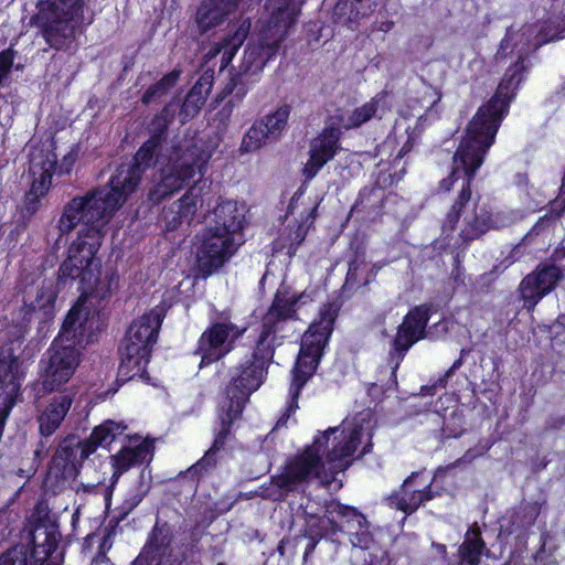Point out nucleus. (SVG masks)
I'll use <instances>...</instances> for the list:
<instances>
[{
    "label": "nucleus",
    "mask_w": 565,
    "mask_h": 565,
    "mask_svg": "<svg viewBox=\"0 0 565 565\" xmlns=\"http://www.w3.org/2000/svg\"><path fill=\"white\" fill-rule=\"evenodd\" d=\"M539 29L535 24H512L500 43L497 60L508 55H515V63L509 67L504 78L498 86L495 95L479 108L470 121L465 138L454 156V170L451 174L440 181L439 190L448 192L458 189L459 195L448 212L444 230L452 231L459 216L470 201V181L475 172L482 164L487 150L494 142L495 135L503 117L508 113L510 102L523 78V58L532 50L541 46Z\"/></svg>",
    "instance_id": "1"
},
{
    "label": "nucleus",
    "mask_w": 565,
    "mask_h": 565,
    "mask_svg": "<svg viewBox=\"0 0 565 565\" xmlns=\"http://www.w3.org/2000/svg\"><path fill=\"white\" fill-rule=\"evenodd\" d=\"M372 415L369 411L359 413L351 419L343 420L341 427L328 428L318 435L312 445L286 463L281 473L271 478V488L266 498L282 500L310 479H318L322 484H330L334 476L345 470L349 458L362 445V454L372 447Z\"/></svg>",
    "instance_id": "2"
},
{
    "label": "nucleus",
    "mask_w": 565,
    "mask_h": 565,
    "mask_svg": "<svg viewBox=\"0 0 565 565\" xmlns=\"http://www.w3.org/2000/svg\"><path fill=\"white\" fill-rule=\"evenodd\" d=\"M114 215L88 199L76 195L65 204L57 222L61 234L72 232L77 225L82 228L68 248V256L58 270V284L66 285L78 280L83 295L77 305L83 307L85 294L93 289L99 279L102 262L96 256L106 234V227Z\"/></svg>",
    "instance_id": "3"
},
{
    "label": "nucleus",
    "mask_w": 565,
    "mask_h": 565,
    "mask_svg": "<svg viewBox=\"0 0 565 565\" xmlns=\"http://www.w3.org/2000/svg\"><path fill=\"white\" fill-rule=\"evenodd\" d=\"M178 103L168 104L163 110L157 115L151 122L152 136L147 140L137 151L130 162L122 163L118 167L116 173L110 178L108 184L89 190L82 196L92 202L97 203L100 207H105L107 212L115 215V213L125 204L128 198L138 188L141 175L157 156V162L169 153L166 148V153H159L162 150V136L167 126L174 118Z\"/></svg>",
    "instance_id": "4"
},
{
    "label": "nucleus",
    "mask_w": 565,
    "mask_h": 565,
    "mask_svg": "<svg viewBox=\"0 0 565 565\" xmlns=\"http://www.w3.org/2000/svg\"><path fill=\"white\" fill-rule=\"evenodd\" d=\"M270 356L271 349L267 344V340L260 345L258 341L252 358L232 370L225 398L218 413L221 428L216 433L212 447L200 461L191 467V470L198 472L215 463L214 454L224 446L231 431V425L241 416L249 395L262 385L266 375V359Z\"/></svg>",
    "instance_id": "5"
},
{
    "label": "nucleus",
    "mask_w": 565,
    "mask_h": 565,
    "mask_svg": "<svg viewBox=\"0 0 565 565\" xmlns=\"http://www.w3.org/2000/svg\"><path fill=\"white\" fill-rule=\"evenodd\" d=\"M79 305L67 313L58 337L41 361V384L45 392L58 391L74 375L81 362L79 347L88 342L93 321Z\"/></svg>",
    "instance_id": "6"
},
{
    "label": "nucleus",
    "mask_w": 565,
    "mask_h": 565,
    "mask_svg": "<svg viewBox=\"0 0 565 565\" xmlns=\"http://www.w3.org/2000/svg\"><path fill=\"white\" fill-rule=\"evenodd\" d=\"M169 153L158 161L159 170L152 177L149 200L158 204L182 190L196 173L204 174L212 157L193 139H182L167 149Z\"/></svg>",
    "instance_id": "7"
},
{
    "label": "nucleus",
    "mask_w": 565,
    "mask_h": 565,
    "mask_svg": "<svg viewBox=\"0 0 565 565\" xmlns=\"http://www.w3.org/2000/svg\"><path fill=\"white\" fill-rule=\"evenodd\" d=\"M83 0H38L36 13L30 23L55 51H70L86 25L92 24L93 14H85Z\"/></svg>",
    "instance_id": "8"
},
{
    "label": "nucleus",
    "mask_w": 565,
    "mask_h": 565,
    "mask_svg": "<svg viewBox=\"0 0 565 565\" xmlns=\"http://www.w3.org/2000/svg\"><path fill=\"white\" fill-rule=\"evenodd\" d=\"M164 313L166 308L157 306L130 324L119 349V374L122 377L143 376Z\"/></svg>",
    "instance_id": "9"
},
{
    "label": "nucleus",
    "mask_w": 565,
    "mask_h": 565,
    "mask_svg": "<svg viewBox=\"0 0 565 565\" xmlns=\"http://www.w3.org/2000/svg\"><path fill=\"white\" fill-rule=\"evenodd\" d=\"M339 307L335 303H327L302 337L300 351L292 371L290 394L298 398L300 390L309 377L316 372L324 345L333 330V323L338 316Z\"/></svg>",
    "instance_id": "10"
},
{
    "label": "nucleus",
    "mask_w": 565,
    "mask_h": 565,
    "mask_svg": "<svg viewBox=\"0 0 565 565\" xmlns=\"http://www.w3.org/2000/svg\"><path fill=\"white\" fill-rule=\"evenodd\" d=\"M273 14L270 18L269 26L275 30V39L271 42H263L258 45H248L243 55L241 70L246 74L259 73L267 61L276 55L279 42L285 36L287 29L295 22L298 10L295 6L290 4L288 0L284 3L277 4L278 0H270Z\"/></svg>",
    "instance_id": "11"
},
{
    "label": "nucleus",
    "mask_w": 565,
    "mask_h": 565,
    "mask_svg": "<svg viewBox=\"0 0 565 565\" xmlns=\"http://www.w3.org/2000/svg\"><path fill=\"white\" fill-rule=\"evenodd\" d=\"M246 330L247 324L234 322L228 312L216 313L198 341L195 353L201 356L200 366L209 365L228 354Z\"/></svg>",
    "instance_id": "12"
},
{
    "label": "nucleus",
    "mask_w": 565,
    "mask_h": 565,
    "mask_svg": "<svg viewBox=\"0 0 565 565\" xmlns=\"http://www.w3.org/2000/svg\"><path fill=\"white\" fill-rule=\"evenodd\" d=\"M220 230V226L210 225L198 236L196 263L204 277L228 262L243 243V238H236Z\"/></svg>",
    "instance_id": "13"
},
{
    "label": "nucleus",
    "mask_w": 565,
    "mask_h": 565,
    "mask_svg": "<svg viewBox=\"0 0 565 565\" xmlns=\"http://www.w3.org/2000/svg\"><path fill=\"white\" fill-rule=\"evenodd\" d=\"M60 539L55 524H38L32 532V552L17 545L0 556V565H41L55 551Z\"/></svg>",
    "instance_id": "14"
},
{
    "label": "nucleus",
    "mask_w": 565,
    "mask_h": 565,
    "mask_svg": "<svg viewBox=\"0 0 565 565\" xmlns=\"http://www.w3.org/2000/svg\"><path fill=\"white\" fill-rule=\"evenodd\" d=\"M29 172L32 177V184L28 194L29 200L44 196L51 186L52 173L56 168L57 158L53 152V141L46 139L38 143H30Z\"/></svg>",
    "instance_id": "15"
},
{
    "label": "nucleus",
    "mask_w": 565,
    "mask_h": 565,
    "mask_svg": "<svg viewBox=\"0 0 565 565\" xmlns=\"http://www.w3.org/2000/svg\"><path fill=\"white\" fill-rule=\"evenodd\" d=\"M564 271L554 264H543L535 270L526 275L520 282V297L527 310L534 307L546 295L552 292L557 284L563 279Z\"/></svg>",
    "instance_id": "16"
},
{
    "label": "nucleus",
    "mask_w": 565,
    "mask_h": 565,
    "mask_svg": "<svg viewBox=\"0 0 565 565\" xmlns=\"http://www.w3.org/2000/svg\"><path fill=\"white\" fill-rule=\"evenodd\" d=\"M427 321V312L422 308H415L405 316L403 323L398 327L393 341V351L390 354L391 363H393L392 374L395 373L409 348L424 337Z\"/></svg>",
    "instance_id": "17"
},
{
    "label": "nucleus",
    "mask_w": 565,
    "mask_h": 565,
    "mask_svg": "<svg viewBox=\"0 0 565 565\" xmlns=\"http://www.w3.org/2000/svg\"><path fill=\"white\" fill-rule=\"evenodd\" d=\"M308 300H312L311 292L303 291L298 297H294L278 291L273 305L264 317L263 331L259 335V345L264 344L271 333H276L281 330L287 320L294 317L295 305L298 302L307 303Z\"/></svg>",
    "instance_id": "18"
},
{
    "label": "nucleus",
    "mask_w": 565,
    "mask_h": 565,
    "mask_svg": "<svg viewBox=\"0 0 565 565\" xmlns=\"http://www.w3.org/2000/svg\"><path fill=\"white\" fill-rule=\"evenodd\" d=\"M340 135L341 129L331 118L326 129L312 140L310 158L303 168V173L308 179H312L323 164L334 157L339 149Z\"/></svg>",
    "instance_id": "19"
},
{
    "label": "nucleus",
    "mask_w": 565,
    "mask_h": 565,
    "mask_svg": "<svg viewBox=\"0 0 565 565\" xmlns=\"http://www.w3.org/2000/svg\"><path fill=\"white\" fill-rule=\"evenodd\" d=\"M431 499L430 482L424 479L423 475L413 473L404 481L401 490L388 498V501L392 507L411 514Z\"/></svg>",
    "instance_id": "20"
},
{
    "label": "nucleus",
    "mask_w": 565,
    "mask_h": 565,
    "mask_svg": "<svg viewBox=\"0 0 565 565\" xmlns=\"http://www.w3.org/2000/svg\"><path fill=\"white\" fill-rule=\"evenodd\" d=\"M172 552L171 536L168 531L156 527L148 545L132 565H167L168 563L178 565L180 562L178 557L171 559Z\"/></svg>",
    "instance_id": "21"
},
{
    "label": "nucleus",
    "mask_w": 565,
    "mask_h": 565,
    "mask_svg": "<svg viewBox=\"0 0 565 565\" xmlns=\"http://www.w3.org/2000/svg\"><path fill=\"white\" fill-rule=\"evenodd\" d=\"M213 226H220L222 232L242 238L241 231L245 222V205L236 201L220 202L213 210Z\"/></svg>",
    "instance_id": "22"
},
{
    "label": "nucleus",
    "mask_w": 565,
    "mask_h": 565,
    "mask_svg": "<svg viewBox=\"0 0 565 565\" xmlns=\"http://www.w3.org/2000/svg\"><path fill=\"white\" fill-rule=\"evenodd\" d=\"M328 512L347 520V529L353 546L360 548L369 547L372 539L366 526V519L362 514L354 509L339 503H332L328 508Z\"/></svg>",
    "instance_id": "23"
},
{
    "label": "nucleus",
    "mask_w": 565,
    "mask_h": 565,
    "mask_svg": "<svg viewBox=\"0 0 565 565\" xmlns=\"http://www.w3.org/2000/svg\"><path fill=\"white\" fill-rule=\"evenodd\" d=\"M152 457V445L143 440L138 445H129L122 448L118 454L111 457L114 472L111 476V486L119 477L132 466L150 460Z\"/></svg>",
    "instance_id": "24"
},
{
    "label": "nucleus",
    "mask_w": 565,
    "mask_h": 565,
    "mask_svg": "<svg viewBox=\"0 0 565 565\" xmlns=\"http://www.w3.org/2000/svg\"><path fill=\"white\" fill-rule=\"evenodd\" d=\"M198 210V195L194 189L188 190L179 200L163 212L167 230L174 231L183 224H190Z\"/></svg>",
    "instance_id": "25"
},
{
    "label": "nucleus",
    "mask_w": 565,
    "mask_h": 565,
    "mask_svg": "<svg viewBox=\"0 0 565 565\" xmlns=\"http://www.w3.org/2000/svg\"><path fill=\"white\" fill-rule=\"evenodd\" d=\"M238 6V0H204L198 12L196 23L201 33L217 26Z\"/></svg>",
    "instance_id": "26"
},
{
    "label": "nucleus",
    "mask_w": 565,
    "mask_h": 565,
    "mask_svg": "<svg viewBox=\"0 0 565 565\" xmlns=\"http://www.w3.org/2000/svg\"><path fill=\"white\" fill-rule=\"evenodd\" d=\"M73 403V394L64 393L54 396L39 417L40 433L51 436L64 420Z\"/></svg>",
    "instance_id": "27"
},
{
    "label": "nucleus",
    "mask_w": 565,
    "mask_h": 565,
    "mask_svg": "<svg viewBox=\"0 0 565 565\" xmlns=\"http://www.w3.org/2000/svg\"><path fill=\"white\" fill-rule=\"evenodd\" d=\"M126 425L122 423H117L114 420H106L99 426L95 427L90 437L81 443L77 447L79 451V457L82 459L88 458L98 446L106 447L110 445L119 435H121Z\"/></svg>",
    "instance_id": "28"
},
{
    "label": "nucleus",
    "mask_w": 565,
    "mask_h": 565,
    "mask_svg": "<svg viewBox=\"0 0 565 565\" xmlns=\"http://www.w3.org/2000/svg\"><path fill=\"white\" fill-rule=\"evenodd\" d=\"M505 225L507 223L499 213L492 215L483 209H481L480 212L473 209L463 216L461 235L466 241H472L491 228H500Z\"/></svg>",
    "instance_id": "29"
},
{
    "label": "nucleus",
    "mask_w": 565,
    "mask_h": 565,
    "mask_svg": "<svg viewBox=\"0 0 565 565\" xmlns=\"http://www.w3.org/2000/svg\"><path fill=\"white\" fill-rule=\"evenodd\" d=\"M249 29L250 22L247 20L243 21L232 36L225 39L223 42L216 44L213 49L210 50L207 53L210 60L220 56L221 71L226 68L231 63L237 50L246 40Z\"/></svg>",
    "instance_id": "30"
},
{
    "label": "nucleus",
    "mask_w": 565,
    "mask_h": 565,
    "mask_svg": "<svg viewBox=\"0 0 565 565\" xmlns=\"http://www.w3.org/2000/svg\"><path fill=\"white\" fill-rule=\"evenodd\" d=\"M379 109L377 97L372 98L367 103L352 110L343 111L334 117H331L340 129H354L373 118Z\"/></svg>",
    "instance_id": "31"
},
{
    "label": "nucleus",
    "mask_w": 565,
    "mask_h": 565,
    "mask_svg": "<svg viewBox=\"0 0 565 565\" xmlns=\"http://www.w3.org/2000/svg\"><path fill=\"white\" fill-rule=\"evenodd\" d=\"M376 6L377 0H345L337 3L334 14L343 23H352L369 17Z\"/></svg>",
    "instance_id": "32"
},
{
    "label": "nucleus",
    "mask_w": 565,
    "mask_h": 565,
    "mask_svg": "<svg viewBox=\"0 0 565 565\" xmlns=\"http://www.w3.org/2000/svg\"><path fill=\"white\" fill-rule=\"evenodd\" d=\"M211 83L201 78L188 93L181 107L182 121L193 118L205 104L210 93Z\"/></svg>",
    "instance_id": "33"
},
{
    "label": "nucleus",
    "mask_w": 565,
    "mask_h": 565,
    "mask_svg": "<svg viewBox=\"0 0 565 565\" xmlns=\"http://www.w3.org/2000/svg\"><path fill=\"white\" fill-rule=\"evenodd\" d=\"M330 503L327 509L331 505ZM324 516H318L316 514L309 513L305 511V520H306V534L311 539L321 537L329 531L331 533H335L338 531H343V526H340L334 521L335 514H330L328 510L326 511Z\"/></svg>",
    "instance_id": "34"
},
{
    "label": "nucleus",
    "mask_w": 565,
    "mask_h": 565,
    "mask_svg": "<svg viewBox=\"0 0 565 565\" xmlns=\"http://www.w3.org/2000/svg\"><path fill=\"white\" fill-rule=\"evenodd\" d=\"M483 550L484 543L480 537L479 529L471 527L467 531L465 541L459 548L461 562L468 565H478Z\"/></svg>",
    "instance_id": "35"
},
{
    "label": "nucleus",
    "mask_w": 565,
    "mask_h": 565,
    "mask_svg": "<svg viewBox=\"0 0 565 565\" xmlns=\"http://www.w3.org/2000/svg\"><path fill=\"white\" fill-rule=\"evenodd\" d=\"M273 141L266 132L264 125L257 120L244 135L239 150L243 153L254 152Z\"/></svg>",
    "instance_id": "36"
},
{
    "label": "nucleus",
    "mask_w": 565,
    "mask_h": 565,
    "mask_svg": "<svg viewBox=\"0 0 565 565\" xmlns=\"http://www.w3.org/2000/svg\"><path fill=\"white\" fill-rule=\"evenodd\" d=\"M290 109L288 106L279 107L275 113L264 116L258 121L265 127L266 132L274 141L278 140L284 131L289 118Z\"/></svg>",
    "instance_id": "37"
},
{
    "label": "nucleus",
    "mask_w": 565,
    "mask_h": 565,
    "mask_svg": "<svg viewBox=\"0 0 565 565\" xmlns=\"http://www.w3.org/2000/svg\"><path fill=\"white\" fill-rule=\"evenodd\" d=\"M179 77L180 72L177 70H173L169 74L164 75L158 83L145 92L141 102L147 105L150 104L154 98L164 96L177 84Z\"/></svg>",
    "instance_id": "38"
},
{
    "label": "nucleus",
    "mask_w": 565,
    "mask_h": 565,
    "mask_svg": "<svg viewBox=\"0 0 565 565\" xmlns=\"http://www.w3.org/2000/svg\"><path fill=\"white\" fill-rule=\"evenodd\" d=\"M56 298V289L52 281L44 282L38 291L35 300L31 302L33 310H41L49 315Z\"/></svg>",
    "instance_id": "39"
},
{
    "label": "nucleus",
    "mask_w": 565,
    "mask_h": 565,
    "mask_svg": "<svg viewBox=\"0 0 565 565\" xmlns=\"http://www.w3.org/2000/svg\"><path fill=\"white\" fill-rule=\"evenodd\" d=\"M76 160V154L74 152H68L64 156L62 162L60 163L58 170L61 173H70L72 167Z\"/></svg>",
    "instance_id": "40"
},
{
    "label": "nucleus",
    "mask_w": 565,
    "mask_h": 565,
    "mask_svg": "<svg viewBox=\"0 0 565 565\" xmlns=\"http://www.w3.org/2000/svg\"><path fill=\"white\" fill-rule=\"evenodd\" d=\"M408 129H409V126L405 128V132L407 135V138H406V141L404 142L403 147L401 148V150L398 151V154L397 157L398 158H402L404 157L407 152L411 151L413 145H414V141H415V136L413 134H409L408 132Z\"/></svg>",
    "instance_id": "41"
},
{
    "label": "nucleus",
    "mask_w": 565,
    "mask_h": 565,
    "mask_svg": "<svg viewBox=\"0 0 565 565\" xmlns=\"http://www.w3.org/2000/svg\"><path fill=\"white\" fill-rule=\"evenodd\" d=\"M356 270L358 266L355 264H350L348 275H347V284H350L351 281H355L356 279Z\"/></svg>",
    "instance_id": "42"
},
{
    "label": "nucleus",
    "mask_w": 565,
    "mask_h": 565,
    "mask_svg": "<svg viewBox=\"0 0 565 565\" xmlns=\"http://www.w3.org/2000/svg\"><path fill=\"white\" fill-rule=\"evenodd\" d=\"M305 236H306V230L303 228V226H299L297 230V233H296L297 243L298 244L301 243L305 239Z\"/></svg>",
    "instance_id": "43"
},
{
    "label": "nucleus",
    "mask_w": 565,
    "mask_h": 565,
    "mask_svg": "<svg viewBox=\"0 0 565 565\" xmlns=\"http://www.w3.org/2000/svg\"><path fill=\"white\" fill-rule=\"evenodd\" d=\"M431 546L436 551V553H438V554H440L443 556L446 554V545L434 542L431 544Z\"/></svg>",
    "instance_id": "44"
},
{
    "label": "nucleus",
    "mask_w": 565,
    "mask_h": 565,
    "mask_svg": "<svg viewBox=\"0 0 565 565\" xmlns=\"http://www.w3.org/2000/svg\"><path fill=\"white\" fill-rule=\"evenodd\" d=\"M291 398H294V397L291 396ZM296 399L297 398L292 399L291 403L288 405V408H287L288 413L295 412L296 408L298 407ZM287 417H290V414H287Z\"/></svg>",
    "instance_id": "45"
},
{
    "label": "nucleus",
    "mask_w": 565,
    "mask_h": 565,
    "mask_svg": "<svg viewBox=\"0 0 565 565\" xmlns=\"http://www.w3.org/2000/svg\"><path fill=\"white\" fill-rule=\"evenodd\" d=\"M109 541V536H104L103 537V542L100 544V547L104 550V548H109L110 547V543L108 542Z\"/></svg>",
    "instance_id": "46"
},
{
    "label": "nucleus",
    "mask_w": 565,
    "mask_h": 565,
    "mask_svg": "<svg viewBox=\"0 0 565 565\" xmlns=\"http://www.w3.org/2000/svg\"><path fill=\"white\" fill-rule=\"evenodd\" d=\"M143 494H145V491H142V493H139V494H137V495L134 498L132 507L137 505V504L142 500Z\"/></svg>",
    "instance_id": "47"
},
{
    "label": "nucleus",
    "mask_w": 565,
    "mask_h": 565,
    "mask_svg": "<svg viewBox=\"0 0 565 565\" xmlns=\"http://www.w3.org/2000/svg\"><path fill=\"white\" fill-rule=\"evenodd\" d=\"M437 384H438L439 386H441V387H445V385H446V380H445V379H439V380H438V382L436 383V385H437Z\"/></svg>",
    "instance_id": "48"
},
{
    "label": "nucleus",
    "mask_w": 565,
    "mask_h": 565,
    "mask_svg": "<svg viewBox=\"0 0 565 565\" xmlns=\"http://www.w3.org/2000/svg\"><path fill=\"white\" fill-rule=\"evenodd\" d=\"M423 394H428L430 388L429 387H422Z\"/></svg>",
    "instance_id": "49"
},
{
    "label": "nucleus",
    "mask_w": 565,
    "mask_h": 565,
    "mask_svg": "<svg viewBox=\"0 0 565 565\" xmlns=\"http://www.w3.org/2000/svg\"><path fill=\"white\" fill-rule=\"evenodd\" d=\"M286 420H287V419H286V418H284V417L279 418V420H278V425H282V424H285V422H286Z\"/></svg>",
    "instance_id": "50"
},
{
    "label": "nucleus",
    "mask_w": 565,
    "mask_h": 565,
    "mask_svg": "<svg viewBox=\"0 0 565 565\" xmlns=\"http://www.w3.org/2000/svg\"><path fill=\"white\" fill-rule=\"evenodd\" d=\"M316 209H317V206H315V207L311 210V213H310V217H311L312 220L315 218L313 213L316 212Z\"/></svg>",
    "instance_id": "51"
},
{
    "label": "nucleus",
    "mask_w": 565,
    "mask_h": 565,
    "mask_svg": "<svg viewBox=\"0 0 565 565\" xmlns=\"http://www.w3.org/2000/svg\"><path fill=\"white\" fill-rule=\"evenodd\" d=\"M451 371L452 369L447 372L446 376L450 375Z\"/></svg>",
    "instance_id": "52"
}]
</instances>
